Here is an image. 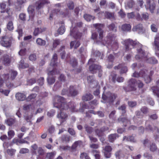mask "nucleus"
Masks as SVG:
<instances>
[{"label":"nucleus","instance_id":"obj_13","mask_svg":"<svg viewBox=\"0 0 159 159\" xmlns=\"http://www.w3.org/2000/svg\"><path fill=\"white\" fill-rule=\"evenodd\" d=\"M99 14L102 15H104L106 18L108 19H113L114 18V14L109 12L106 11L105 12H100Z\"/></svg>","mask_w":159,"mask_h":159},{"label":"nucleus","instance_id":"obj_31","mask_svg":"<svg viewBox=\"0 0 159 159\" xmlns=\"http://www.w3.org/2000/svg\"><path fill=\"white\" fill-rule=\"evenodd\" d=\"M36 42L38 45L42 46H44L46 43L45 40H43L40 38H38L37 39Z\"/></svg>","mask_w":159,"mask_h":159},{"label":"nucleus","instance_id":"obj_49","mask_svg":"<svg viewBox=\"0 0 159 159\" xmlns=\"http://www.w3.org/2000/svg\"><path fill=\"white\" fill-rule=\"evenodd\" d=\"M67 6L69 9L70 10H73L74 8V4L72 2H69L67 4Z\"/></svg>","mask_w":159,"mask_h":159},{"label":"nucleus","instance_id":"obj_54","mask_svg":"<svg viewBox=\"0 0 159 159\" xmlns=\"http://www.w3.org/2000/svg\"><path fill=\"white\" fill-rule=\"evenodd\" d=\"M7 28L10 30H13L14 27L13 23L11 21H10L8 22L7 25Z\"/></svg>","mask_w":159,"mask_h":159},{"label":"nucleus","instance_id":"obj_6","mask_svg":"<svg viewBox=\"0 0 159 159\" xmlns=\"http://www.w3.org/2000/svg\"><path fill=\"white\" fill-rule=\"evenodd\" d=\"M0 43L3 47H9L11 45V38L7 36L3 37L0 41Z\"/></svg>","mask_w":159,"mask_h":159},{"label":"nucleus","instance_id":"obj_9","mask_svg":"<svg viewBox=\"0 0 159 159\" xmlns=\"http://www.w3.org/2000/svg\"><path fill=\"white\" fill-rule=\"evenodd\" d=\"M115 69H117L120 70L121 74H123L126 72L128 71L127 67L124 63L119 64L117 66L115 67Z\"/></svg>","mask_w":159,"mask_h":159},{"label":"nucleus","instance_id":"obj_57","mask_svg":"<svg viewBox=\"0 0 159 159\" xmlns=\"http://www.w3.org/2000/svg\"><path fill=\"white\" fill-rule=\"evenodd\" d=\"M151 143L150 140L148 139H145L143 141V145L145 147L148 146V145H149Z\"/></svg>","mask_w":159,"mask_h":159},{"label":"nucleus","instance_id":"obj_50","mask_svg":"<svg viewBox=\"0 0 159 159\" xmlns=\"http://www.w3.org/2000/svg\"><path fill=\"white\" fill-rule=\"evenodd\" d=\"M10 92L9 90H3L2 89H0V92L2 93L6 96H7Z\"/></svg>","mask_w":159,"mask_h":159},{"label":"nucleus","instance_id":"obj_28","mask_svg":"<svg viewBox=\"0 0 159 159\" xmlns=\"http://www.w3.org/2000/svg\"><path fill=\"white\" fill-rule=\"evenodd\" d=\"M149 148L150 151L152 152H154L157 149V146L154 143H152L149 145Z\"/></svg>","mask_w":159,"mask_h":159},{"label":"nucleus","instance_id":"obj_30","mask_svg":"<svg viewBox=\"0 0 159 159\" xmlns=\"http://www.w3.org/2000/svg\"><path fill=\"white\" fill-rule=\"evenodd\" d=\"M118 137V136L116 134H112L109 136L108 139L110 142H112L116 139V138Z\"/></svg>","mask_w":159,"mask_h":159},{"label":"nucleus","instance_id":"obj_11","mask_svg":"<svg viewBox=\"0 0 159 159\" xmlns=\"http://www.w3.org/2000/svg\"><path fill=\"white\" fill-rule=\"evenodd\" d=\"M78 93V92L76 89L75 87L73 86H70L68 96H75Z\"/></svg>","mask_w":159,"mask_h":159},{"label":"nucleus","instance_id":"obj_29","mask_svg":"<svg viewBox=\"0 0 159 159\" xmlns=\"http://www.w3.org/2000/svg\"><path fill=\"white\" fill-rule=\"evenodd\" d=\"M131 28V26L129 24H125L121 26V29L125 31H129Z\"/></svg>","mask_w":159,"mask_h":159},{"label":"nucleus","instance_id":"obj_27","mask_svg":"<svg viewBox=\"0 0 159 159\" xmlns=\"http://www.w3.org/2000/svg\"><path fill=\"white\" fill-rule=\"evenodd\" d=\"M142 30V25L141 24H139L136 26L134 27L132 29L134 31H138L139 32H141Z\"/></svg>","mask_w":159,"mask_h":159},{"label":"nucleus","instance_id":"obj_63","mask_svg":"<svg viewBox=\"0 0 159 159\" xmlns=\"http://www.w3.org/2000/svg\"><path fill=\"white\" fill-rule=\"evenodd\" d=\"M127 17L129 19H133L135 16V14L134 12L128 13L127 15Z\"/></svg>","mask_w":159,"mask_h":159},{"label":"nucleus","instance_id":"obj_4","mask_svg":"<svg viewBox=\"0 0 159 159\" xmlns=\"http://www.w3.org/2000/svg\"><path fill=\"white\" fill-rule=\"evenodd\" d=\"M94 61L95 59L93 58L90 59L89 60L88 63L89 64H91L89 67V70L93 74L98 72V76L99 77H100L102 76V73L101 67L99 65L92 64L94 62Z\"/></svg>","mask_w":159,"mask_h":159},{"label":"nucleus","instance_id":"obj_1","mask_svg":"<svg viewBox=\"0 0 159 159\" xmlns=\"http://www.w3.org/2000/svg\"><path fill=\"white\" fill-rule=\"evenodd\" d=\"M93 26L97 30V31L99 33L98 38V34L96 33H94L92 34V38L96 40L97 43L98 44L102 43L104 45H108L109 46L112 44V47L114 46V45L116 48L118 47V43L115 40L116 36L114 34L109 33L103 40H102L103 37V32L102 30L103 27V24H95L93 25Z\"/></svg>","mask_w":159,"mask_h":159},{"label":"nucleus","instance_id":"obj_61","mask_svg":"<svg viewBox=\"0 0 159 159\" xmlns=\"http://www.w3.org/2000/svg\"><path fill=\"white\" fill-rule=\"evenodd\" d=\"M29 150L26 148H22L20 149L19 152L20 153L24 154L29 152Z\"/></svg>","mask_w":159,"mask_h":159},{"label":"nucleus","instance_id":"obj_51","mask_svg":"<svg viewBox=\"0 0 159 159\" xmlns=\"http://www.w3.org/2000/svg\"><path fill=\"white\" fill-rule=\"evenodd\" d=\"M10 73H11V79H15L17 75V72L14 70H11L10 71Z\"/></svg>","mask_w":159,"mask_h":159},{"label":"nucleus","instance_id":"obj_22","mask_svg":"<svg viewBox=\"0 0 159 159\" xmlns=\"http://www.w3.org/2000/svg\"><path fill=\"white\" fill-rule=\"evenodd\" d=\"M65 47L64 46H62L61 47L59 51V52H60L61 58L62 59H64L65 58Z\"/></svg>","mask_w":159,"mask_h":159},{"label":"nucleus","instance_id":"obj_8","mask_svg":"<svg viewBox=\"0 0 159 159\" xmlns=\"http://www.w3.org/2000/svg\"><path fill=\"white\" fill-rule=\"evenodd\" d=\"M82 143L81 141H78L75 142L71 147V152H74L76 151V149L82 147Z\"/></svg>","mask_w":159,"mask_h":159},{"label":"nucleus","instance_id":"obj_46","mask_svg":"<svg viewBox=\"0 0 159 159\" xmlns=\"http://www.w3.org/2000/svg\"><path fill=\"white\" fill-rule=\"evenodd\" d=\"M109 30H110L112 31L113 32H116V28L114 24H111L108 26Z\"/></svg>","mask_w":159,"mask_h":159},{"label":"nucleus","instance_id":"obj_14","mask_svg":"<svg viewBox=\"0 0 159 159\" xmlns=\"http://www.w3.org/2000/svg\"><path fill=\"white\" fill-rule=\"evenodd\" d=\"M2 63L5 66H8L10 64L11 60L10 57L7 55L4 56L2 59Z\"/></svg>","mask_w":159,"mask_h":159},{"label":"nucleus","instance_id":"obj_43","mask_svg":"<svg viewBox=\"0 0 159 159\" xmlns=\"http://www.w3.org/2000/svg\"><path fill=\"white\" fill-rule=\"evenodd\" d=\"M15 134L14 131L12 130H9L8 132V139H10L14 137Z\"/></svg>","mask_w":159,"mask_h":159},{"label":"nucleus","instance_id":"obj_21","mask_svg":"<svg viewBox=\"0 0 159 159\" xmlns=\"http://www.w3.org/2000/svg\"><path fill=\"white\" fill-rule=\"evenodd\" d=\"M76 30V28H74L73 30H71L70 35L75 36L77 38H79L81 35L82 34L79 32H75V30Z\"/></svg>","mask_w":159,"mask_h":159},{"label":"nucleus","instance_id":"obj_42","mask_svg":"<svg viewBox=\"0 0 159 159\" xmlns=\"http://www.w3.org/2000/svg\"><path fill=\"white\" fill-rule=\"evenodd\" d=\"M55 154L56 153L54 152L48 153L47 154L46 157L48 159H53Z\"/></svg>","mask_w":159,"mask_h":159},{"label":"nucleus","instance_id":"obj_15","mask_svg":"<svg viewBox=\"0 0 159 159\" xmlns=\"http://www.w3.org/2000/svg\"><path fill=\"white\" fill-rule=\"evenodd\" d=\"M136 83V80L134 79H132L129 81L128 87L130 88L129 90L132 91L135 90Z\"/></svg>","mask_w":159,"mask_h":159},{"label":"nucleus","instance_id":"obj_37","mask_svg":"<svg viewBox=\"0 0 159 159\" xmlns=\"http://www.w3.org/2000/svg\"><path fill=\"white\" fill-rule=\"evenodd\" d=\"M134 4V2L133 0H128L125 3V6L129 8H131L133 7Z\"/></svg>","mask_w":159,"mask_h":159},{"label":"nucleus","instance_id":"obj_48","mask_svg":"<svg viewBox=\"0 0 159 159\" xmlns=\"http://www.w3.org/2000/svg\"><path fill=\"white\" fill-rule=\"evenodd\" d=\"M70 64L74 67L77 65V62L75 58H72L70 61Z\"/></svg>","mask_w":159,"mask_h":159},{"label":"nucleus","instance_id":"obj_47","mask_svg":"<svg viewBox=\"0 0 159 159\" xmlns=\"http://www.w3.org/2000/svg\"><path fill=\"white\" fill-rule=\"evenodd\" d=\"M37 94L35 93H32L27 98L26 100L28 101H30L31 100L34 99L36 97Z\"/></svg>","mask_w":159,"mask_h":159},{"label":"nucleus","instance_id":"obj_5","mask_svg":"<svg viewBox=\"0 0 159 159\" xmlns=\"http://www.w3.org/2000/svg\"><path fill=\"white\" fill-rule=\"evenodd\" d=\"M116 97V95L115 94L111 93L110 92H108L106 94L103 93L102 96V99L105 102L102 101H101L103 102H112L115 99Z\"/></svg>","mask_w":159,"mask_h":159},{"label":"nucleus","instance_id":"obj_44","mask_svg":"<svg viewBox=\"0 0 159 159\" xmlns=\"http://www.w3.org/2000/svg\"><path fill=\"white\" fill-rule=\"evenodd\" d=\"M65 31L64 26L62 25L58 30L57 32L60 34H63Z\"/></svg>","mask_w":159,"mask_h":159},{"label":"nucleus","instance_id":"obj_60","mask_svg":"<svg viewBox=\"0 0 159 159\" xmlns=\"http://www.w3.org/2000/svg\"><path fill=\"white\" fill-rule=\"evenodd\" d=\"M141 111L144 114H146L148 112V108L145 107H142L141 109Z\"/></svg>","mask_w":159,"mask_h":159},{"label":"nucleus","instance_id":"obj_12","mask_svg":"<svg viewBox=\"0 0 159 159\" xmlns=\"http://www.w3.org/2000/svg\"><path fill=\"white\" fill-rule=\"evenodd\" d=\"M49 3L48 0H39L38 2V5L36 9L39 10L42 8L45 5H46Z\"/></svg>","mask_w":159,"mask_h":159},{"label":"nucleus","instance_id":"obj_20","mask_svg":"<svg viewBox=\"0 0 159 159\" xmlns=\"http://www.w3.org/2000/svg\"><path fill=\"white\" fill-rule=\"evenodd\" d=\"M108 128L107 127H105L102 128L101 130L97 129L96 131L97 135L98 136H101L102 135V132L103 131H107L108 130Z\"/></svg>","mask_w":159,"mask_h":159},{"label":"nucleus","instance_id":"obj_53","mask_svg":"<svg viewBox=\"0 0 159 159\" xmlns=\"http://www.w3.org/2000/svg\"><path fill=\"white\" fill-rule=\"evenodd\" d=\"M34 7L33 6H30L28 8V11L30 15H32L34 12Z\"/></svg>","mask_w":159,"mask_h":159},{"label":"nucleus","instance_id":"obj_7","mask_svg":"<svg viewBox=\"0 0 159 159\" xmlns=\"http://www.w3.org/2000/svg\"><path fill=\"white\" fill-rule=\"evenodd\" d=\"M55 70H53L51 71L49 70V72L48 73V77L47 79L48 83L49 85H52L54 83L55 80L53 76L54 75H55Z\"/></svg>","mask_w":159,"mask_h":159},{"label":"nucleus","instance_id":"obj_35","mask_svg":"<svg viewBox=\"0 0 159 159\" xmlns=\"http://www.w3.org/2000/svg\"><path fill=\"white\" fill-rule=\"evenodd\" d=\"M119 121H121L123 123V125L124 126H126L127 125V124H129L130 121L129 120H128L125 118H120L118 119Z\"/></svg>","mask_w":159,"mask_h":159},{"label":"nucleus","instance_id":"obj_38","mask_svg":"<svg viewBox=\"0 0 159 159\" xmlns=\"http://www.w3.org/2000/svg\"><path fill=\"white\" fill-rule=\"evenodd\" d=\"M87 80L88 82L89 83L93 84L94 83V84L96 83L95 85H96L98 84V83L97 82L94 80H93V77L92 76H89L87 78Z\"/></svg>","mask_w":159,"mask_h":159},{"label":"nucleus","instance_id":"obj_3","mask_svg":"<svg viewBox=\"0 0 159 159\" xmlns=\"http://www.w3.org/2000/svg\"><path fill=\"white\" fill-rule=\"evenodd\" d=\"M124 44L125 46V49L127 51H129L134 46H136L139 48H137V51L138 53L140 55V56L137 55L135 56V58L137 60H138L141 58H145L146 56H145V52L141 48L142 45L137 41H133L130 39H129L124 41Z\"/></svg>","mask_w":159,"mask_h":159},{"label":"nucleus","instance_id":"obj_36","mask_svg":"<svg viewBox=\"0 0 159 159\" xmlns=\"http://www.w3.org/2000/svg\"><path fill=\"white\" fill-rule=\"evenodd\" d=\"M0 78L5 82H7L9 79V75L8 74H4L1 76Z\"/></svg>","mask_w":159,"mask_h":159},{"label":"nucleus","instance_id":"obj_2","mask_svg":"<svg viewBox=\"0 0 159 159\" xmlns=\"http://www.w3.org/2000/svg\"><path fill=\"white\" fill-rule=\"evenodd\" d=\"M54 107L59 109L60 111V113L58 114L57 117L59 119H66L68 115L65 112L69 108L74 111L75 107L72 102L67 103L63 97L59 96L55 97L53 103Z\"/></svg>","mask_w":159,"mask_h":159},{"label":"nucleus","instance_id":"obj_55","mask_svg":"<svg viewBox=\"0 0 159 159\" xmlns=\"http://www.w3.org/2000/svg\"><path fill=\"white\" fill-rule=\"evenodd\" d=\"M90 105L91 106L90 108L92 109H93L94 107L93 106H96L98 104V101L96 100H94L93 101L89 103Z\"/></svg>","mask_w":159,"mask_h":159},{"label":"nucleus","instance_id":"obj_41","mask_svg":"<svg viewBox=\"0 0 159 159\" xmlns=\"http://www.w3.org/2000/svg\"><path fill=\"white\" fill-rule=\"evenodd\" d=\"M5 123L8 125L11 126L14 123V120L12 118H9L5 120Z\"/></svg>","mask_w":159,"mask_h":159},{"label":"nucleus","instance_id":"obj_19","mask_svg":"<svg viewBox=\"0 0 159 159\" xmlns=\"http://www.w3.org/2000/svg\"><path fill=\"white\" fill-rule=\"evenodd\" d=\"M31 108V110L33 111L36 108V106L34 104L32 105H26L25 104L23 106V109L24 110L27 111L30 109Z\"/></svg>","mask_w":159,"mask_h":159},{"label":"nucleus","instance_id":"obj_23","mask_svg":"<svg viewBox=\"0 0 159 159\" xmlns=\"http://www.w3.org/2000/svg\"><path fill=\"white\" fill-rule=\"evenodd\" d=\"M151 89L154 94L159 97V87L157 86H153L151 88Z\"/></svg>","mask_w":159,"mask_h":159},{"label":"nucleus","instance_id":"obj_59","mask_svg":"<svg viewBox=\"0 0 159 159\" xmlns=\"http://www.w3.org/2000/svg\"><path fill=\"white\" fill-rule=\"evenodd\" d=\"M37 82L40 85H42L44 83V78L43 77H41L38 79Z\"/></svg>","mask_w":159,"mask_h":159},{"label":"nucleus","instance_id":"obj_25","mask_svg":"<svg viewBox=\"0 0 159 159\" xmlns=\"http://www.w3.org/2000/svg\"><path fill=\"white\" fill-rule=\"evenodd\" d=\"M123 141H130V142H134L135 141L134 137L132 135L128 137L125 136L123 137Z\"/></svg>","mask_w":159,"mask_h":159},{"label":"nucleus","instance_id":"obj_64","mask_svg":"<svg viewBox=\"0 0 159 159\" xmlns=\"http://www.w3.org/2000/svg\"><path fill=\"white\" fill-rule=\"evenodd\" d=\"M36 82L35 79L34 78L31 79L28 81V85H32Z\"/></svg>","mask_w":159,"mask_h":159},{"label":"nucleus","instance_id":"obj_56","mask_svg":"<svg viewBox=\"0 0 159 159\" xmlns=\"http://www.w3.org/2000/svg\"><path fill=\"white\" fill-rule=\"evenodd\" d=\"M143 71H141L139 74H138V73L136 72L134 73L133 75V76L135 77H138L139 76H142V75H143Z\"/></svg>","mask_w":159,"mask_h":159},{"label":"nucleus","instance_id":"obj_16","mask_svg":"<svg viewBox=\"0 0 159 159\" xmlns=\"http://www.w3.org/2000/svg\"><path fill=\"white\" fill-rule=\"evenodd\" d=\"M57 55L56 53H55L53 56L51 60L50 63V66H54L57 65Z\"/></svg>","mask_w":159,"mask_h":159},{"label":"nucleus","instance_id":"obj_17","mask_svg":"<svg viewBox=\"0 0 159 159\" xmlns=\"http://www.w3.org/2000/svg\"><path fill=\"white\" fill-rule=\"evenodd\" d=\"M80 42L76 40L71 41L70 43V48H74L75 49H77L80 45Z\"/></svg>","mask_w":159,"mask_h":159},{"label":"nucleus","instance_id":"obj_45","mask_svg":"<svg viewBox=\"0 0 159 159\" xmlns=\"http://www.w3.org/2000/svg\"><path fill=\"white\" fill-rule=\"evenodd\" d=\"M16 150L14 149H8L7 150V153L10 156H12L15 154Z\"/></svg>","mask_w":159,"mask_h":159},{"label":"nucleus","instance_id":"obj_39","mask_svg":"<svg viewBox=\"0 0 159 159\" xmlns=\"http://www.w3.org/2000/svg\"><path fill=\"white\" fill-rule=\"evenodd\" d=\"M43 30L41 28H37L35 29L34 32V35L36 36L43 32Z\"/></svg>","mask_w":159,"mask_h":159},{"label":"nucleus","instance_id":"obj_10","mask_svg":"<svg viewBox=\"0 0 159 159\" xmlns=\"http://www.w3.org/2000/svg\"><path fill=\"white\" fill-rule=\"evenodd\" d=\"M146 7H148L151 13L153 12V11L155 7V3L153 2H152L150 0H146V3L145 5Z\"/></svg>","mask_w":159,"mask_h":159},{"label":"nucleus","instance_id":"obj_52","mask_svg":"<svg viewBox=\"0 0 159 159\" xmlns=\"http://www.w3.org/2000/svg\"><path fill=\"white\" fill-rule=\"evenodd\" d=\"M26 2V0H17V3L19 5V8H17L18 10H20L21 8V5Z\"/></svg>","mask_w":159,"mask_h":159},{"label":"nucleus","instance_id":"obj_33","mask_svg":"<svg viewBox=\"0 0 159 159\" xmlns=\"http://www.w3.org/2000/svg\"><path fill=\"white\" fill-rule=\"evenodd\" d=\"M84 17L87 21H90L91 20H93L95 18L94 16L88 14H84Z\"/></svg>","mask_w":159,"mask_h":159},{"label":"nucleus","instance_id":"obj_58","mask_svg":"<svg viewBox=\"0 0 159 159\" xmlns=\"http://www.w3.org/2000/svg\"><path fill=\"white\" fill-rule=\"evenodd\" d=\"M70 137L67 135H64L62 138L63 141L66 143L69 142L70 141Z\"/></svg>","mask_w":159,"mask_h":159},{"label":"nucleus","instance_id":"obj_18","mask_svg":"<svg viewBox=\"0 0 159 159\" xmlns=\"http://www.w3.org/2000/svg\"><path fill=\"white\" fill-rule=\"evenodd\" d=\"M16 99L19 101H23L26 98L25 95L22 93H18L16 94Z\"/></svg>","mask_w":159,"mask_h":159},{"label":"nucleus","instance_id":"obj_26","mask_svg":"<svg viewBox=\"0 0 159 159\" xmlns=\"http://www.w3.org/2000/svg\"><path fill=\"white\" fill-rule=\"evenodd\" d=\"M146 72H146L145 71H143V75H142V77L144 78L145 82L147 83H148L151 81V78L150 76L146 75Z\"/></svg>","mask_w":159,"mask_h":159},{"label":"nucleus","instance_id":"obj_32","mask_svg":"<svg viewBox=\"0 0 159 159\" xmlns=\"http://www.w3.org/2000/svg\"><path fill=\"white\" fill-rule=\"evenodd\" d=\"M28 67L29 65L28 64L26 63H25L24 61L23 60H21L19 65V68L24 69Z\"/></svg>","mask_w":159,"mask_h":159},{"label":"nucleus","instance_id":"obj_24","mask_svg":"<svg viewBox=\"0 0 159 159\" xmlns=\"http://www.w3.org/2000/svg\"><path fill=\"white\" fill-rule=\"evenodd\" d=\"M93 98V96L89 93H87L82 97L83 100L84 101H88L91 99Z\"/></svg>","mask_w":159,"mask_h":159},{"label":"nucleus","instance_id":"obj_34","mask_svg":"<svg viewBox=\"0 0 159 159\" xmlns=\"http://www.w3.org/2000/svg\"><path fill=\"white\" fill-rule=\"evenodd\" d=\"M148 63L154 64L157 62V61L154 57H151L148 58L146 60Z\"/></svg>","mask_w":159,"mask_h":159},{"label":"nucleus","instance_id":"obj_40","mask_svg":"<svg viewBox=\"0 0 159 159\" xmlns=\"http://www.w3.org/2000/svg\"><path fill=\"white\" fill-rule=\"evenodd\" d=\"M153 44L155 47L159 45V35H157L155 37Z\"/></svg>","mask_w":159,"mask_h":159},{"label":"nucleus","instance_id":"obj_62","mask_svg":"<svg viewBox=\"0 0 159 159\" xmlns=\"http://www.w3.org/2000/svg\"><path fill=\"white\" fill-rule=\"evenodd\" d=\"M60 43V41L59 40H56L53 41V48H56V47Z\"/></svg>","mask_w":159,"mask_h":159}]
</instances>
